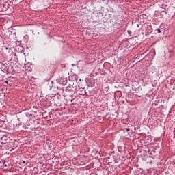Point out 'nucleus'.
Returning a JSON list of instances; mask_svg holds the SVG:
<instances>
[{
  "instance_id": "nucleus-1",
  "label": "nucleus",
  "mask_w": 175,
  "mask_h": 175,
  "mask_svg": "<svg viewBox=\"0 0 175 175\" xmlns=\"http://www.w3.org/2000/svg\"><path fill=\"white\" fill-rule=\"evenodd\" d=\"M1 70L3 72V73H6L7 75H9L12 73V75H14L16 73V70H14L13 66L10 64V62H5L1 66Z\"/></svg>"
},
{
  "instance_id": "nucleus-2",
  "label": "nucleus",
  "mask_w": 175,
  "mask_h": 175,
  "mask_svg": "<svg viewBox=\"0 0 175 175\" xmlns=\"http://www.w3.org/2000/svg\"><path fill=\"white\" fill-rule=\"evenodd\" d=\"M66 91L70 92V94H77V86L75 84H70L67 86Z\"/></svg>"
},
{
  "instance_id": "nucleus-3",
  "label": "nucleus",
  "mask_w": 175,
  "mask_h": 175,
  "mask_svg": "<svg viewBox=\"0 0 175 175\" xmlns=\"http://www.w3.org/2000/svg\"><path fill=\"white\" fill-rule=\"evenodd\" d=\"M77 94H78V95H88L85 88L80 87L77 89Z\"/></svg>"
},
{
  "instance_id": "nucleus-4",
  "label": "nucleus",
  "mask_w": 175,
  "mask_h": 175,
  "mask_svg": "<svg viewBox=\"0 0 175 175\" xmlns=\"http://www.w3.org/2000/svg\"><path fill=\"white\" fill-rule=\"evenodd\" d=\"M46 88L50 90V91H51V90L54 87V81H51V79H49L46 83Z\"/></svg>"
},
{
  "instance_id": "nucleus-5",
  "label": "nucleus",
  "mask_w": 175,
  "mask_h": 175,
  "mask_svg": "<svg viewBox=\"0 0 175 175\" xmlns=\"http://www.w3.org/2000/svg\"><path fill=\"white\" fill-rule=\"evenodd\" d=\"M57 83H59V84H62V85H66L68 83V79L66 78L60 77L57 79Z\"/></svg>"
},
{
  "instance_id": "nucleus-6",
  "label": "nucleus",
  "mask_w": 175,
  "mask_h": 175,
  "mask_svg": "<svg viewBox=\"0 0 175 175\" xmlns=\"http://www.w3.org/2000/svg\"><path fill=\"white\" fill-rule=\"evenodd\" d=\"M69 79H72V81H77V83H79V81H81V79H79V77L75 74L70 76Z\"/></svg>"
},
{
  "instance_id": "nucleus-7",
  "label": "nucleus",
  "mask_w": 175,
  "mask_h": 175,
  "mask_svg": "<svg viewBox=\"0 0 175 175\" xmlns=\"http://www.w3.org/2000/svg\"><path fill=\"white\" fill-rule=\"evenodd\" d=\"M160 14H161V16H163V14H167V12H165V11H161V12H160Z\"/></svg>"
},
{
  "instance_id": "nucleus-8",
  "label": "nucleus",
  "mask_w": 175,
  "mask_h": 175,
  "mask_svg": "<svg viewBox=\"0 0 175 175\" xmlns=\"http://www.w3.org/2000/svg\"><path fill=\"white\" fill-rule=\"evenodd\" d=\"M161 8H162L163 9H166V8H167V5H164V4H161Z\"/></svg>"
},
{
  "instance_id": "nucleus-9",
  "label": "nucleus",
  "mask_w": 175,
  "mask_h": 175,
  "mask_svg": "<svg viewBox=\"0 0 175 175\" xmlns=\"http://www.w3.org/2000/svg\"><path fill=\"white\" fill-rule=\"evenodd\" d=\"M127 33L129 35V36H132V31L131 30H128Z\"/></svg>"
},
{
  "instance_id": "nucleus-10",
  "label": "nucleus",
  "mask_w": 175,
  "mask_h": 175,
  "mask_svg": "<svg viewBox=\"0 0 175 175\" xmlns=\"http://www.w3.org/2000/svg\"><path fill=\"white\" fill-rule=\"evenodd\" d=\"M0 163H1L2 165H5V163H6V161H5V160H1L0 161Z\"/></svg>"
},
{
  "instance_id": "nucleus-11",
  "label": "nucleus",
  "mask_w": 175,
  "mask_h": 175,
  "mask_svg": "<svg viewBox=\"0 0 175 175\" xmlns=\"http://www.w3.org/2000/svg\"><path fill=\"white\" fill-rule=\"evenodd\" d=\"M157 33H161V30L159 29H157Z\"/></svg>"
},
{
  "instance_id": "nucleus-12",
  "label": "nucleus",
  "mask_w": 175,
  "mask_h": 175,
  "mask_svg": "<svg viewBox=\"0 0 175 175\" xmlns=\"http://www.w3.org/2000/svg\"><path fill=\"white\" fill-rule=\"evenodd\" d=\"M126 132H129V131H131V129L127 128V129H126Z\"/></svg>"
},
{
  "instance_id": "nucleus-13",
  "label": "nucleus",
  "mask_w": 175,
  "mask_h": 175,
  "mask_svg": "<svg viewBox=\"0 0 175 175\" xmlns=\"http://www.w3.org/2000/svg\"><path fill=\"white\" fill-rule=\"evenodd\" d=\"M173 49H169V53H173Z\"/></svg>"
},
{
  "instance_id": "nucleus-14",
  "label": "nucleus",
  "mask_w": 175,
  "mask_h": 175,
  "mask_svg": "<svg viewBox=\"0 0 175 175\" xmlns=\"http://www.w3.org/2000/svg\"><path fill=\"white\" fill-rule=\"evenodd\" d=\"M3 167H8V165H6V163L5 164H3Z\"/></svg>"
},
{
  "instance_id": "nucleus-15",
  "label": "nucleus",
  "mask_w": 175,
  "mask_h": 175,
  "mask_svg": "<svg viewBox=\"0 0 175 175\" xmlns=\"http://www.w3.org/2000/svg\"><path fill=\"white\" fill-rule=\"evenodd\" d=\"M172 163H173L174 166H175V160L173 161Z\"/></svg>"
},
{
  "instance_id": "nucleus-16",
  "label": "nucleus",
  "mask_w": 175,
  "mask_h": 175,
  "mask_svg": "<svg viewBox=\"0 0 175 175\" xmlns=\"http://www.w3.org/2000/svg\"><path fill=\"white\" fill-rule=\"evenodd\" d=\"M5 84H8V81H5Z\"/></svg>"
},
{
  "instance_id": "nucleus-17",
  "label": "nucleus",
  "mask_w": 175,
  "mask_h": 175,
  "mask_svg": "<svg viewBox=\"0 0 175 175\" xmlns=\"http://www.w3.org/2000/svg\"><path fill=\"white\" fill-rule=\"evenodd\" d=\"M148 28H151V26L150 25L148 26Z\"/></svg>"
},
{
  "instance_id": "nucleus-18",
  "label": "nucleus",
  "mask_w": 175,
  "mask_h": 175,
  "mask_svg": "<svg viewBox=\"0 0 175 175\" xmlns=\"http://www.w3.org/2000/svg\"><path fill=\"white\" fill-rule=\"evenodd\" d=\"M23 163H25V161H23Z\"/></svg>"
},
{
  "instance_id": "nucleus-19",
  "label": "nucleus",
  "mask_w": 175,
  "mask_h": 175,
  "mask_svg": "<svg viewBox=\"0 0 175 175\" xmlns=\"http://www.w3.org/2000/svg\"><path fill=\"white\" fill-rule=\"evenodd\" d=\"M72 66H75V64H72Z\"/></svg>"
},
{
  "instance_id": "nucleus-20",
  "label": "nucleus",
  "mask_w": 175,
  "mask_h": 175,
  "mask_svg": "<svg viewBox=\"0 0 175 175\" xmlns=\"http://www.w3.org/2000/svg\"><path fill=\"white\" fill-rule=\"evenodd\" d=\"M17 41H18V39H16Z\"/></svg>"
}]
</instances>
